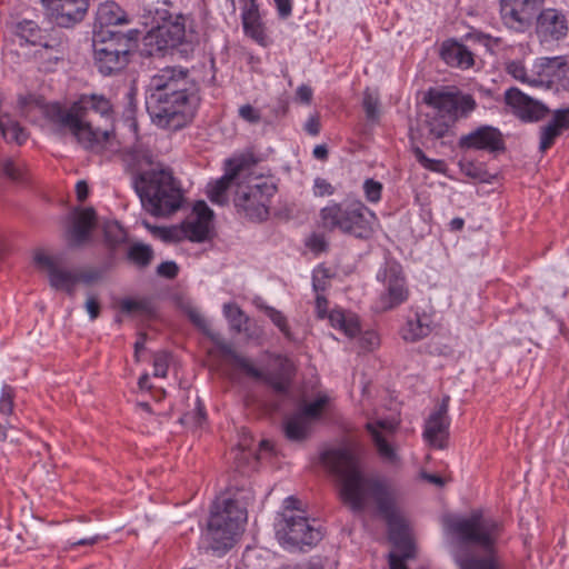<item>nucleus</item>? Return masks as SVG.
Returning a JSON list of instances; mask_svg holds the SVG:
<instances>
[{
	"label": "nucleus",
	"mask_w": 569,
	"mask_h": 569,
	"mask_svg": "<svg viewBox=\"0 0 569 569\" xmlns=\"http://www.w3.org/2000/svg\"><path fill=\"white\" fill-rule=\"evenodd\" d=\"M321 460L336 475L340 498L352 511H362L371 501L377 505L388 523L389 539L400 552L390 553V569H407L405 560L413 557L415 546L408 527L396 507L395 493L390 486L379 478L366 476L349 448L328 450L322 453Z\"/></svg>",
	"instance_id": "1"
},
{
	"label": "nucleus",
	"mask_w": 569,
	"mask_h": 569,
	"mask_svg": "<svg viewBox=\"0 0 569 569\" xmlns=\"http://www.w3.org/2000/svg\"><path fill=\"white\" fill-rule=\"evenodd\" d=\"M19 106L26 117L34 110L44 113L57 126L58 131L70 132L87 150H118L113 106L103 94H82L69 109H63L59 104L43 106L32 96L20 97Z\"/></svg>",
	"instance_id": "2"
},
{
	"label": "nucleus",
	"mask_w": 569,
	"mask_h": 569,
	"mask_svg": "<svg viewBox=\"0 0 569 569\" xmlns=\"http://www.w3.org/2000/svg\"><path fill=\"white\" fill-rule=\"evenodd\" d=\"M199 87L189 70L169 66L153 73L146 89V107L152 122L162 129L179 130L194 117Z\"/></svg>",
	"instance_id": "3"
},
{
	"label": "nucleus",
	"mask_w": 569,
	"mask_h": 569,
	"mask_svg": "<svg viewBox=\"0 0 569 569\" xmlns=\"http://www.w3.org/2000/svg\"><path fill=\"white\" fill-rule=\"evenodd\" d=\"M132 160V186L142 208L156 217H167L179 210L183 191L172 170L156 162L148 151H136Z\"/></svg>",
	"instance_id": "4"
},
{
	"label": "nucleus",
	"mask_w": 569,
	"mask_h": 569,
	"mask_svg": "<svg viewBox=\"0 0 569 569\" xmlns=\"http://www.w3.org/2000/svg\"><path fill=\"white\" fill-rule=\"evenodd\" d=\"M442 525L451 549L491 550L502 532L501 523L482 510H472L465 516H447Z\"/></svg>",
	"instance_id": "5"
},
{
	"label": "nucleus",
	"mask_w": 569,
	"mask_h": 569,
	"mask_svg": "<svg viewBox=\"0 0 569 569\" xmlns=\"http://www.w3.org/2000/svg\"><path fill=\"white\" fill-rule=\"evenodd\" d=\"M248 515L239 498L219 497L212 505L204 540L218 552L230 549L242 535Z\"/></svg>",
	"instance_id": "6"
},
{
	"label": "nucleus",
	"mask_w": 569,
	"mask_h": 569,
	"mask_svg": "<svg viewBox=\"0 0 569 569\" xmlns=\"http://www.w3.org/2000/svg\"><path fill=\"white\" fill-rule=\"evenodd\" d=\"M377 217L360 200L330 202L320 210L321 226L329 230H339L359 239H368L373 233Z\"/></svg>",
	"instance_id": "7"
},
{
	"label": "nucleus",
	"mask_w": 569,
	"mask_h": 569,
	"mask_svg": "<svg viewBox=\"0 0 569 569\" xmlns=\"http://www.w3.org/2000/svg\"><path fill=\"white\" fill-rule=\"evenodd\" d=\"M221 359L229 366L242 371L256 381L269 385L277 392H284L288 389L293 371L292 362L280 355L272 356L271 362L266 370L254 366L251 359L238 353L230 345L219 342Z\"/></svg>",
	"instance_id": "8"
},
{
	"label": "nucleus",
	"mask_w": 569,
	"mask_h": 569,
	"mask_svg": "<svg viewBox=\"0 0 569 569\" xmlns=\"http://www.w3.org/2000/svg\"><path fill=\"white\" fill-rule=\"evenodd\" d=\"M295 497L284 500V510L276 522V535L284 548L313 546L322 539L321 526L316 519H309L298 507Z\"/></svg>",
	"instance_id": "9"
},
{
	"label": "nucleus",
	"mask_w": 569,
	"mask_h": 569,
	"mask_svg": "<svg viewBox=\"0 0 569 569\" xmlns=\"http://www.w3.org/2000/svg\"><path fill=\"white\" fill-rule=\"evenodd\" d=\"M92 47L94 66L103 76L120 72L129 63L131 40L121 32L94 29Z\"/></svg>",
	"instance_id": "10"
},
{
	"label": "nucleus",
	"mask_w": 569,
	"mask_h": 569,
	"mask_svg": "<svg viewBox=\"0 0 569 569\" xmlns=\"http://www.w3.org/2000/svg\"><path fill=\"white\" fill-rule=\"evenodd\" d=\"M213 218L212 210L204 201H198L192 209V212L186 220L176 227H156L149 222L143 221V226L151 231V233L163 241H181L188 239L192 242H203L208 239L211 222Z\"/></svg>",
	"instance_id": "11"
},
{
	"label": "nucleus",
	"mask_w": 569,
	"mask_h": 569,
	"mask_svg": "<svg viewBox=\"0 0 569 569\" xmlns=\"http://www.w3.org/2000/svg\"><path fill=\"white\" fill-rule=\"evenodd\" d=\"M277 188L263 179L239 183L233 199L234 206L251 220L262 221L269 216V206Z\"/></svg>",
	"instance_id": "12"
},
{
	"label": "nucleus",
	"mask_w": 569,
	"mask_h": 569,
	"mask_svg": "<svg viewBox=\"0 0 569 569\" xmlns=\"http://www.w3.org/2000/svg\"><path fill=\"white\" fill-rule=\"evenodd\" d=\"M36 266L48 277L51 288L61 290L70 296L76 292L79 277L77 269H70L66 266V258L62 253L51 254L43 250H38L33 257Z\"/></svg>",
	"instance_id": "13"
},
{
	"label": "nucleus",
	"mask_w": 569,
	"mask_h": 569,
	"mask_svg": "<svg viewBox=\"0 0 569 569\" xmlns=\"http://www.w3.org/2000/svg\"><path fill=\"white\" fill-rule=\"evenodd\" d=\"M425 102L432 107L441 117L456 123L467 118L477 108V102L470 94L459 91H440L430 89L425 96Z\"/></svg>",
	"instance_id": "14"
},
{
	"label": "nucleus",
	"mask_w": 569,
	"mask_h": 569,
	"mask_svg": "<svg viewBox=\"0 0 569 569\" xmlns=\"http://www.w3.org/2000/svg\"><path fill=\"white\" fill-rule=\"evenodd\" d=\"M154 13L148 39L157 40L159 49L174 48L182 43L186 37V18L182 14L173 18L163 8H156Z\"/></svg>",
	"instance_id": "15"
},
{
	"label": "nucleus",
	"mask_w": 569,
	"mask_h": 569,
	"mask_svg": "<svg viewBox=\"0 0 569 569\" xmlns=\"http://www.w3.org/2000/svg\"><path fill=\"white\" fill-rule=\"evenodd\" d=\"M378 278L385 282L386 292L379 297L377 310L388 311L407 301L409 290L399 264L388 263Z\"/></svg>",
	"instance_id": "16"
},
{
	"label": "nucleus",
	"mask_w": 569,
	"mask_h": 569,
	"mask_svg": "<svg viewBox=\"0 0 569 569\" xmlns=\"http://www.w3.org/2000/svg\"><path fill=\"white\" fill-rule=\"evenodd\" d=\"M399 423L392 419H375L366 423V430L371 437L379 457L387 463L397 465L400 458L393 446V438Z\"/></svg>",
	"instance_id": "17"
},
{
	"label": "nucleus",
	"mask_w": 569,
	"mask_h": 569,
	"mask_svg": "<svg viewBox=\"0 0 569 569\" xmlns=\"http://www.w3.org/2000/svg\"><path fill=\"white\" fill-rule=\"evenodd\" d=\"M47 17L60 27H71L81 21L89 0H41Z\"/></svg>",
	"instance_id": "18"
},
{
	"label": "nucleus",
	"mask_w": 569,
	"mask_h": 569,
	"mask_svg": "<svg viewBox=\"0 0 569 569\" xmlns=\"http://www.w3.org/2000/svg\"><path fill=\"white\" fill-rule=\"evenodd\" d=\"M458 146L463 150H483L488 152L505 149L501 132L491 126H480L468 134L461 136Z\"/></svg>",
	"instance_id": "19"
},
{
	"label": "nucleus",
	"mask_w": 569,
	"mask_h": 569,
	"mask_svg": "<svg viewBox=\"0 0 569 569\" xmlns=\"http://www.w3.org/2000/svg\"><path fill=\"white\" fill-rule=\"evenodd\" d=\"M506 103L512 108L513 112L525 121H538L545 118L549 110L538 100L530 98L517 88L506 91Z\"/></svg>",
	"instance_id": "20"
},
{
	"label": "nucleus",
	"mask_w": 569,
	"mask_h": 569,
	"mask_svg": "<svg viewBox=\"0 0 569 569\" xmlns=\"http://www.w3.org/2000/svg\"><path fill=\"white\" fill-rule=\"evenodd\" d=\"M448 398L430 413L425 423L423 438L432 447L443 449L449 436Z\"/></svg>",
	"instance_id": "21"
},
{
	"label": "nucleus",
	"mask_w": 569,
	"mask_h": 569,
	"mask_svg": "<svg viewBox=\"0 0 569 569\" xmlns=\"http://www.w3.org/2000/svg\"><path fill=\"white\" fill-rule=\"evenodd\" d=\"M532 71L531 86L550 88L566 77L567 62L563 57L539 58L533 62Z\"/></svg>",
	"instance_id": "22"
},
{
	"label": "nucleus",
	"mask_w": 569,
	"mask_h": 569,
	"mask_svg": "<svg viewBox=\"0 0 569 569\" xmlns=\"http://www.w3.org/2000/svg\"><path fill=\"white\" fill-rule=\"evenodd\" d=\"M539 9L500 0L502 23L516 32H525L532 23Z\"/></svg>",
	"instance_id": "23"
},
{
	"label": "nucleus",
	"mask_w": 569,
	"mask_h": 569,
	"mask_svg": "<svg viewBox=\"0 0 569 569\" xmlns=\"http://www.w3.org/2000/svg\"><path fill=\"white\" fill-rule=\"evenodd\" d=\"M568 33L566 16L556 9H546L537 18V34L541 41L560 40Z\"/></svg>",
	"instance_id": "24"
},
{
	"label": "nucleus",
	"mask_w": 569,
	"mask_h": 569,
	"mask_svg": "<svg viewBox=\"0 0 569 569\" xmlns=\"http://www.w3.org/2000/svg\"><path fill=\"white\" fill-rule=\"evenodd\" d=\"M480 551L481 556L475 550L455 548L451 549V556L459 569H500L496 548Z\"/></svg>",
	"instance_id": "25"
},
{
	"label": "nucleus",
	"mask_w": 569,
	"mask_h": 569,
	"mask_svg": "<svg viewBox=\"0 0 569 569\" xmlns=\"http://www.w3.org/2000/svg\"><path fill=\"white\" fill-rule=\"evenodd\" d=\"M67 53V42L58 34H49L42 44L38 46L34 56L44 71H52Z\"/></svg>",
	"instance_id": "26"
},
{
	"label": "nucleus",
	"mask_w": 569,
	"mask_h": 569,
	"mask_svg": "<svg viewBox=\"0 0 569 569\" xmlns=\"http://www.w3.org/2000/svg\"><path fill=\"white\" fill-rule=\"evenodd\" d=\"M242 169V161L240 159L226 160L224 174L207 187V194L211 202L216 204H226L228 202V189L232 181L238 177Z\"/></svg>",
	"instance_id": "27"
},
{
	"label": "nucleus",
	"mask_w": 569,
	"mask_h": 569,
	"mask_svg": "<svg viewBox=\"0 0 569 569\" xmlns=\"http://www.w3.org/2000/svg\"><path fill=\"white\" fill-rule=\"evenodd\" d=\"M567 129H569V107L556 110L552 119L541 128L540 151L545 152L548 150L555 143V140Z\"/></svg>",
	"instance_id": "28"
},
{
	"label": "nucleus",
	"mask_w": 569,
	"mask_h": 569,
	"mask_svg": "<svg viewBox=\"0 0 569 569\" xmlns=\"http://www.w3.org/2000/svg\"><path fill=\"white\" fill-rule=\"evenodd\" d=\"M96 224V212L92 208L81 209L73 214L69 237L72 243H83Z\"/></svg>",
	"instance_id": "29"
},
{
	"label": "nucleus",
	"mask_w": 569,
	"mask_h": 569,
	"mask_svg": "<svg viewBox=\"0 0 569 569\" xmlns=\"http://www.w3.org/2000/svg\"><path fill=\"white\" fill-rule=\"evenodd\" d=\"M441 58L451 66L468 69L473 66V54L463 44L456 41H446L441 48Z\"/></svg>",
	"instance_id": "30"
},
{
	"label": "nucleus",
	"mask_w": 569,
	"mask_h": 569,
	"mask_svg": "<svg viewBox=\"0 0 569 569\" xmlns=\"http://www.w3.org/2000/svg\"><path fill=\"white\" fill-rule=\"evenodd\" d=\"M127 22L126 12L116 2L106 1L98 7L94 29H108Z\"/></svg>",
	"instance_id": "31"
},
{
	"label": "nucleus",
	"mask_w": 569,
	"mask_h": 569,
	"mask_svg": "<svg viewBox=\"0 0 569 569\" xmlns=\"http://www.w3.org/2000/svg\"><path fill=\"white\" fill-rule=\"evenodd\" d=\"M241 18L246 33L256 41L261 42L264 39V30L256 0H249V2L244 4Z\"/></svg>",
	"instance_id": "32"
},
{
	"label": "nucleus",
	"mask_w": 569,
	"mask_h": 569,
	"mask_svg": "<svg viewBox=\"0 0 569 569\" xmlns=\"http://www.w3.org/2000/svg\"><path fill=\"white\" fill-rule=\"evenodd\" d=\"M429 317L426 315H416L413 319H408L400 333L403 340L415 342L426 338L431 332Z\"/></svg>",
	"instance_id": "33"
},
{
	"label": "nucleus",
	"mask_w": 569,
	"mask_h": 569,
	"mask_svg": "<svg viewBox=\"0 0 569 569\" xmlns=\"http://www.w3.org/2000/svg\"><path fill=\"white\" fill-rule=\"evenodd\" d=\"M312 427L299 412L288 416L283 421V432L291 441H302L307 439Z\"/></svg>",
	"instance_id": "34"
},
{
	"label": "nucleus",
	"mask_w": 569,
	"mask_h": 569,
	"mask_svg": "<svg viewBox=\"0 0 569 569\" xmlns=\"http://www.w3.org/2000/svg\"><path fill=\"white\" fill-rule=\"evenodd\" d=\"M333 328L341 330L346 336L352 338L360 332L359 319L356 315L336 309L328 315Z\"/></svg>",
	"instance_id": "35"
},
{
	"label": "nucleus",
	"mask_w": 569,
	"mask_h": 569,
	"mask_svg": "<svg viewBox=\"0 0 569 569\" xmlns=\"http://www.w3.org/2000/svg\"><path fill=\"white\" fill-rule=\"evenodd\" d=\"M122 313L134 317H150L154 312L152 300L146 297L123 298L119 301Z\"/></svg>",
	"instance_id": "36"
},
{
	"label": "nucleus",
	"mask_w": 569,
	"mask_h": 569,
	"mask_svg": "<svg viewBox=\"0 0 569 569\" xmlns=\"http://www.w3.org/2000/svg\"><path fill=\"white\" fill-rule=\"evenodd\" d=\"M0 131L8 142L22 144L28 139V133L26 130L17 121L10 119L9 117H3L0 119Z\"/></svg>",
	"instance_id": "37"
},
{
	"label": "nucleus",
	"mask_w": 569,
	"mask_h": 569,
	"mask_svg": "<svg viewBox=\"0 0 569 569\" xmlns=\"http://www.w3.org/2000/svg\"><path fill=\"white\" fill-rule=\"evenodd\" d=\"M17 34L21 40L33 46L42 44L49 34L42 33L38 24L31 20H24L17 26Z\"/></svg>",
	"instance_id": "38"
},
{
	"label": "nucleus",
	"mask_w": 569,
	"mask_h": 569,
	"mask_svg": "<svg viewBox=\"0 0 569 569\" xmlns=\"http://www.w3.org/2000/svg\"><path fill=\"white\" fill-rule=\"evenodd\" d=\"M223 315L233 331L240 333L246 330L249 317L244 315L239 306L234 303H226L223 306Z\"/></svg>",
	"instance_id": "39"
},
{
	"label": "nucleus",
	"mask_w": 569,
	"mask_h": 569,
	"mask_svg": "<svg viewBox=\"0 0 569 569\" xmlns=\"http://www.w3.org/2000/svg\"><path fill=\"white\" fill-rule=\"evenodd\" d=\"M329 403V398L327 396H319L316 400L306 403L301 410L298 412L303 416V418L310 423L312 427L313 423L319 420L326 410Z\"/></svg>",
	"instance_id": "40"
},
{
	"label": "nucleus",
	"mask_w": 569,
	"mask_h": 569,
	"mask_svg": "<svg viewBox=\"0 0 569 569\" xmlns=\"http://www.w3.org/2000/svg\"><path fill=\"white\" fill-rule=\"evenodd\" d=\"M427 117L426 127L429 136L433 139L443 138L455 124L449 119L441 117L437 111H435V114H428Z\"/></svg>",
	"instance_id": "41"
},
{
	"label": "nucleus",
	"mask_w": 569,
	"mask_h": 569,
	"mask_svg": "<svg viewBox=\"0 0 569 569\" xmlns=\"http://www.w3.org/2000/svg\"><path fill=\"white\" fill-rule=\"evenodd\" d=\"M259 309L264 311V313L269 317L272 323L281 331V333L288 339L293 340V333L290 330L287 317L273 307L267 306L264 303L257 305Z\"/></svg>",
	"instance_id": "42"
},
{
	"label": "nucleus",
	"mask_w": 569,
	"mask_h": 569,
	"mask_svg": "<svg viewBox=\"0 0 569 569\" xmlns=\"http://www.w3.org/2000/svg\"><path fill=\"white\" fill-rule=\"evenodd\" d=\"M0 170L8 179L21 181L24 177L26 164L20 160L8 158L0 162Z\"/></svg>",
	"instance_id": "43"
},
{
	"label": "nucleus",
	"mask_w": 569,
	"mask_h": 569,
	"mask_svg": "<svg viewBox=\"0 0 569 569\" xmlns=\"http://www.w3.org/2000/svg\"><path fill=\"white\" fill-rule=\"evenodd\" d=\"M153 252L149 246L134 244L129 249L128 258L139 267H146L150 263Z\"/></svg>",
	"instance_id": "44"
},
{
	"label": "nucleus",
	"mask_w": 569,
	"mask_h": 569,
	"mask_svg": "<svg viewBox=\"0 0 569 569\" xmlns=\"http://www.w3.org/2000/svg\"><path fill=\"white\" fill-rule=\"evenodd\" d=\"M507 72L516 80L531 86V79L533 78L532 67L527 69L521 61L513 60L507 63Z\"/></svg>",
	"instance_id": "45"
},
{
	"label": "nucleus",
	"mask_w": 569,
	"mask_h": 569,
	"mask_svg": "<svg viewBox=\"0 0 569 569\" xmlns=\"http://www.w3.org/2000/svg\"><path fill=\"white\" fill-rule=\"evenodd\" d=\"M206 420V413L201 406L200 399H196V408L191 412H186L181 418L180 422L184 426L198 428L201 427Z\"/></svg>",
	"instance_id": "46"
},
{
	"label": "nucleus",
	"mask_w": 569,
	"mask_h": 569,
	"mask_svg": "<svg viewBox=\"0 0 569 569\" xmlns=\"http://www.w3.org/2000/svg\"><path fill=\"white\" fill-rule=\"evenodd\" d=\"M362 106L369 120H377L379 117V98L377 93L367 89L363 92Z\"/></svg>",
	"instance_id": "47"
},
{
	"label": "nucleus",
	"mask_w": 569,
	"mask_h": 569,
	"mask_svg": "<svg viewBox=\"0 0 569 569\" xmlns=\"http://www.w3.org/2000/svg\"><path fill=\"white\" fill-rule=\"evenodd\" d=\"M188 317L203 333L209 336L213 341H218L219 335L212 331L209 321L200 311L197 309H189Z\"/></svg>",
	"instance_id": "48"
},
{
	"label": "nucleus",
	"mask_w": 569,
	"mask_h": 569,
	"mask_svg": "<svg viewBox=\"0 0 569 569\" xmlns=\"http://www.w3.org/2000/svg\"><path fill=\"white\" fill-rule=\"evenodd\" d=\"M415 154L419 163L425 168L433 172L445 173L447 170V163L443 160L428 158L421 149L417 148Z\"/></svg>",
	"instance_id": "49"
},
{
	"label": "nucleus",
	"mask_w": 569,
	"mask_h": 569,
	"mask_svg": "<svg viewBox=\"0 0 569 569\" xmlns=\"http://www.w3.org/2000/svg\"><path fill=\"white\" fill-rule=\"evenodd\" d=\"M330 282L329 270L325 267H317L312 273V287L316 293H322L327 290Z\"/></svg>",
	"instance_id": "50"
},
{
	"label": "nucleus",
	"mask_w": 569,
	"mask_h": 569,
	"mask_svg": "<svg viewBox=\"0 0 569 569\" xmlns=\"http://www.w3.org/2000/svg\"><path fill=\"white\" fill-rule=\"evenodd\" d=\"M363 192L369 202L377 203L381 199L382 184L373 179H367L363 182Z\"/></svg>",
	"instance_id": "51"
},
{
	"label": "nucleus",
	"mask_w": 569,
	"mask_h": 569,
	"mask_svg": "<svg viewBox=\"0 0 569 569\" xmlns=\"http://www.w3.org/2000/svg\"><path fill=\"white\" fill-rule=\"evenodd\" d=\"M169 367V353L159 351L153 356V376L166 377Z\"/></svg>",
	"instance_id": "52"
},
{
	"label": "nucleus",
	"mask_w": 569,
	"mask_h": 569,
	"mask_svg": "<svg viewBox=\"0 0 569 569\" xmlns=\"http://www.w3.org/2000/svg\"><path fill=\"white\" fill-rule=\"evenodd\" d=\"M13 389L4 385L0 396V412L4 416L11 415L13 410Z\"/></svg>",
	"instance_id": "53"
},
{
	"label": "nucleus",
	"mask_w": 569,
	"mask_h": 569,
	"mask_svg": "<svg viewBox=\"0 0 569 569\" xmlns=\"http://www.w3.org/2000/svg\"><path fill=\"white\" fill-rule=\"evenodd\" d=\"M239 117L251 123L256 124L259 123L261 120V112L260 110L253 108L251 104H243L238 110Z\"/></svg>",
	"instance_id": "54"
},
{
	"label": "nucleus",
	"mask_w": 569,
	"mask_h": 569,
	"mask_svg": "<svg viewBox=\"0 0 569 569\" xmlns=\"http://www.w3.org/2000/svg\"><path fill=\"white\" fill-rule=\"evenodd\" d=\"M306 246L313 252H322L327 249V240L323 234L312 233L307 239Z\"/></svg>",
	"instance_id": "55"
},
{
	"label": "nucleus",
	"mask_w": 569,
	"mask_h": 569,
	"mask_svg": "<svg viewBox=\"0 0 569 569\" xmlns=\"http://www.w3.org/2000/svg\"><path fill=\"white\" fill-rule=\"evenodd\" d=\"M313 193L317 197L331 196L335 193V188L326 179L316 178L313 183Z\"/></svg>",
	"instance_id": "56"
},
{
	"label": "nucleus",
	"mask_w": 569,
	"mask_h": 569,
	"mask_svg": "<svg viewBox=\"0 0 569 569\" xmlns=\"http://www.w3.org/2000/svg\"><path fill=\"white\" fill-rule=\"evenodd\" d=\"M158 273L166 278H174L178 273V266L173 261H166L158 266Z\"/></svg>",
	"instance_id": "57"
},
{
	"label": "nucleus",
	"mask_w": 569,
	"mask_h": 569,
	"mask_svg": "<svg viewBox=\"0 0 569 569\" xmlns=\"http://www.w3.org/2000/svg\"><path fill=\"white\" fill-rule=\"evenodd\" d=\"M278 14L281 19H287L292 12V0H273Z\"/></svg>",
	"instance_id": "58"
},
{
	"label": "nucleus",
	"mask_w": 569,
	"mask_h": 569,
	"mask_svg": "<svg viewBox=\"0 0 569 569\" xmlns=\"http://www.w3.org/2000/svg\"><path fill=\"white\" fill-rule=\"evenodd\" d=\"M106 237L112 242H120L124 234L121 228L117 223H112L106 227Z\"/></svg>",
	"instance_id": "59"
},
{
	"label": "nucleus",
	"mask_w": 569,
	"mask_h": 569,
	"mask_svg": "<svg viewBox=\"0 0 569 569\" xmlns=\"http://www.w3.org/2000/svg\"><path fill=\"white\" fill-rule=\"evenodd\" d=\"M77 276L79 277V282L90 284L100 278V272L96 271V270H78L77 269Z\"/></svg>",
	"instance_id": "60"
},
{
	"label": "nucleus",
	"mask_w": 569,
	"mask_h": 569,
	"mask_svg": "<svg viewBox=\"0 0 569 569\" xmlns=\"http://www.w3.org/2000/svg\"><path fill=\"white\" fill-rule=\"evenodd\" d=\"M86 310L89 313L91 320H94L99 317L100 313V303L97 298L90 296L86 301Z\"/></svg>",
	"instance_id": "61"
},
{
	"label": "nucleus",
	"mask_w": 569,
	"mask_h": 569,
	"mask_svg": "<svg viewBox=\"0 0 569 569\" xmlns=\"http://www.w3.org/2000/svg\"><path fill=\"white\" fill-rule=\"evenodd\" d=\"M328 300L322 293H316V311L320 319L327 317Z\"/></svg>",
	"instance_id": "62"
},
{
	"label": "nucleus",
	"mask_w": 569,
	"mask_h": 569,
	"mask_svg": "<svg viewBox=\"0 0 569 569\" xmlns=\"http://www.w3.org/2000/svg\"><path fill=\"white\" fill-rule=\"evenodd\" d=\"M306 131L311 136H317L320 132V122L317 117H310L306 124H305Z\"/></svg>",
	"instance_id": "63"
},
{
	"label": "nucleus",
	"mask_w": 569,
	"mask_h": 569,
	"mask_svg": "<svg viewBox=\"0 0 569 569\" xmlns=\"http://www.w3.org/2000/svg\"><path fill=\"white\" fill-rule=\"evenodd\" d=\"M297 97L301 102L309 103L312 98V90L310 87L302 84L297 89Z\"/></svg>",
	"instance_id": "64"
}]
</instances>
